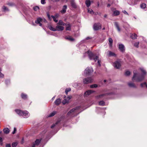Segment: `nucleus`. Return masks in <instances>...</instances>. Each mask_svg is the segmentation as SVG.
I'll return each mask as SVG.
<instances>
[{
  "label": "nucleus",
  "mask_w": 147,
  "mask_h": 147,
  "mask_svg": "<svg viewBox=\"0 0 147 147\" xmlns=\"http://www.w3.org/2000/svg\"><path fill=\"white\" fill-rule=\"evenodd\" d=\"M3 131L6 134H8L9 132V129L8 128H5L3 129Z\"/></svg>",
  "instance_id": "nucleus-27"
},
{
  "label": "nucleus",
  "mask_w": 147,
  "mask_h": 147,
  "mask_svg": "<svg viewBox=\"0 0 147 147\" xmlns=\"http://www.w3.org/2000/svg\"><path fill=\"white\" fill-rule=\"evenodd\" d=\"M67 98H68V100H70V99H71V97H70V96H68V97H67Z\"/></svg>",
  "instance_id": "nucleus-63"
},
{
  "label": "nucleus",
  "mask_w": 147,
  "mask_h": 147,
  "mask_svg": "<svg viewBox=\"0 0 147 147\" xmlns=\"http://www.w3.org/2000/svg\"><path fill=\"white\" fill-rule=\"evenodd\" d=\"M16 127H14V130H13V131L12 132V134H15L16 133Z\"/></svg>",
  "instance_id": "nucleus-50"
},
{
  "label": "nucleus",
  "mask_w": 147,
  "mask_h": 147,
  "mask_svg": "<svg viewBox=\"0 0 147 147\" xmlns=\"http://www.w3.org/2000/svg\"><path fill=\"white\" fill-rule=\"evenodd\" d=\"M93 79L91 77H88L84 79L83 82L84 84H88L92 82Z\"/></svg>",
  "instance_id": "nucleus-5"
},
{
  "label": "nucleus",
  "mask_w": 147,
  "mask_h": 147,
  "mask_svg": "<svg viewBox=\"0 0 147 147\" xmlns=\"http://www.w3.org/2000/svg\"><path fill=\"white\" fill-rule=\"evenodd\" d=\"M120 14V12L118 10H116L113 12V16H116L119 15Z\"/></svg>",
  "instance_id": "nucleus-29"
},
{
  "label": "nucleus",
  "mask_w": 147,
  "mask_h": 147,
  "mask_svg": "<svg viewBox=\"0 0 147 147\" xmlns=\"http://www.w3.org/2000/svg\"><path fill=\"white\" fill-rule=\"evenodd\" d=\"M22 116L24 117H28L29 116V112L27 111H23Z\"/></svg>",
  "instance_id": "nucleus-11"
},
{
  "label": "nucleus",
  "mask_w": 147,
  "mask_h": 147,
  "mask_svg": "<svg viewBox=\"0 0 147 147\" xmlns=\"http://www.w3.org/2000/svg\"><path fill=\"white\" fill-rule=\"evenodd\" d=\"M97 5L98 7L99 6V2H97Z\"/></svg>",
  "instance_id": "nucleus-62"
},
{
  "label": "nucleus",
  "mask_w": 147,
  "mask_h": 147,
  "mask_svg": "<svg viewBox=\"0 0 147 147\" xmlns=\"http://www.w3.org/2000/svg\"><path fill=\"white\" fill-rule=\"evenodd\" d=\"M98 87V85L96 84H94L90 86V87L91 88H96Z\"/></svg>",
  "instance_id": "nucleus-37"
},
{
  "label": "nucleus",
  "mask_w": 147,
  "mask_h": 147,
  "mask_svg": "<svg viewBox=\"0 0 147 147\" xmlns=\"http://www.w3.org/2000/svg\"><path fill=\"white\" fill-rule=\"evenodd\" d=\"M67 8V6L66 5H64L63 6L62 10L61 11V12L62 13H64L66 11V9Z\"/></svg>",
  "instance_id": "nucleus-19"
},
{
  "label": "nucleus",
  "mask_w": 147,
  "mask_h": 147,
  "mask_svg": "<svg viewBox=\"0 0 147 147\" xmlns=\"http://www.w3.org/2000/svg\"><path fill=\"white\" fill-rule=\"evenodd\" d=\"M5 147H11V145L10 144H7L5 146Z\"/></svg>",
  "instance_id": "nucleus-52"
},
{
  "label": "nucleus",
  "mask_w": 147,
  "mask_h": 147,
  "mask_svg": "<svg viewBox=\"0 0 147 147\" xmlns=\"http://www.w3.org/2000/svg\"><path fill=\"white\" fill-rule=\"evenodd\" d=\"M3 11H9V10L8 8H7L5 6H4L3 7Z\"/></svg>",
  "instance_id": "nucleus-38"
},
{
  "label": "nucleus",
  "mask_w": 147,
  "mask_h": 147,
  "mask_svg": "<svg viewBox=\"0 0 147 147\" xmlns=\"http://www.w3.org/2000/svg\"><path fill=\"white\" fill-rule=\"evenodd\" d=\"M130 1H133V2H134V3H129V4L130 5H134L136 4V3H135V1H134L133 0H130Z\"/></svg>",
  "instance_id": "nucleus-49"
},
{
  "label": "nucleus",
  "mask_w": 147,
  "mask_h": 147,
  "mask_svg": "<svg viewBox=\"0 0 147 147\" xmlns=\"http://www.w3.org/2000/svg\"><path fill=\"white\" fill-rule=\"evenodd\" d=\"M56 31H62L64 29V27L63 26L59 25H57L56 26Z\"/></svg>",
  "instance_id": "nucleus-10"
},
{
  "label": "nucleus",
  "mask_w": 147,
  "mask_h": 147,
  "mask_svg": "<svg viewBox=\"0 0 147 147\" xmlns=\"http://www.w3.org/2000/svg\"><path fill=\"white\" fill-rule=\"evenodd\" d=\"M140 7L143 9L145 8L146 7V5L144 3H143L141 4Z\"/></svg>",
  "instance_id": "nucleus-33"
},
{
  "label": "nucleus",
  "mask_w": 147,
  "mask_h": 147,
  "mask_svg": "<svg viewBox=\"0 0 147 147\" xmlns=\"http://www.w3.org/2000/svg\"><path fill=\"white\" fill-rule=\"evenodd\" d=\"M91 38L90 37H87L86 38V40H88L89 39H91Z\"/></svg>",
  "instance_id": "nucleus-57"
},
{
  "label": "nucleus",
  "mask_w": 147,
  "mask_h": 147,
  "mask_svg": "<svg viewBox=\"0 0 147 147\" xmlns=\"http://www.w3.org/2000/svg\"><path fill=\"white\" fill-rule=\"evenodd\" d=\"M110 93H105L103 94H101L100 95H98L96 96V98L97 99L101 98H102L104 96H106V95H108L110 94Z\"/></svg>",
  "instance_id": "nucleus-12"
},
{
  "label": "nucleus",
  "mask_w": 147,
  "mask_h": 147,
  "mask_svg": "<svg viewBox=\"0 0 147 147\" xmlns=\"http://www.w3.org/2000/svg\"><path fill=\"white\" fill-rule=\"evenodd\" d=\"M123 13H124L125 14L127 15H129L128 13L125 11L124 10L123 11Z\"/></svg>",
  "instance_id": "nucleus-54"
},
{
  "label": "nucleus",
  "mask_w": 147,
  "mask_h": 147,
  "mask_svg": "<svg viewBox=\"0 0 147 147\" xmlns=\"http://www.w3.org/2000/svg\"><path fill=\"white\" fill-rule=\"evenodd\" d=\"M98 66H101V64H100V61H99V60H98Z\"/></svg>",
  "instance_id": "nucleus-55"
},
{
  "label": "nucleus",
  "mask_w": 147,
  "mask_h": 147,
  "mask_svg": "<svg viewBox=\"0 0 147 147\" xmlns=\"http://www.w3.org/2000/svg\"><path fill=\"white\" fill-rule=\"evenodd\" d=\"M65 26H66V30H71V25L70 24H66V25Z\"/></svg>",
  "instance_id": "nucleus-25"
},
{
  "label": "nucleus",
  "mask_w": 147,
  "mask_h": 147,
  "mask_svg": "<svg viewBox=\"0 0 147 147\" xmlns=\"http://www.w3.org/2000/svg\"><path fill=\"white\" fill-rule=\"evenodd\" d=\"M15 111L16 113L20 116H22V114L23 113V111L20 109H15Z\"/></svg>",
  "instance_id": "nucleus-16"
},
{
  "label": "nucleus",
  "mask_w": 147,
  "mask_h": 147,
  "mask_svg": "<svg viewBox=\"0 0 147 147\" xmlns=\"http://www.w3.org/2000/svg\"><path fill=\"white\" fill-rule=\"evenodd\" d=\"M107 14H105L104 16V17L106 18L107 17Z\"/></svg>",
  "instance_id": "nucleus-64"
},
{
  "label": "nucleus",
  "mask_w": 147,
  "mask_h": 147,
  "mask_svg": "<svg viewBox=\"0 0 147 147\" xmlns=\"http://www.w3.org/2000/svg\"><path fill=\"white\" fill-rule=\"evenodd\" d=\"M71 90L70 88H68L65 89V92L66 94H67L68 92L70 91Z\"/></svg>",
  "instance_id": "nucleus-39"
},
{
  "label": "nucleus",
  "mask_w": 147,
  "mask_h": 147,
  "mask_svg": "<svg viewBox=\"0 0 147 147\" xmlns=\"http://www.w3.org/2000/svg\"><path fill=\"white\" fill-rule=\"evenodd\" d=\"M41 3L42 4H44L46 3L45 0H41Z\"/></svg>",
  "instance_id": "nucleus-48"
},
{
  "label": "nucleus",
  "mask_w": 147,
  "mask_h": 147,
  "mask_svg": "<svg viewBox=\"0 0 147 147\" xmlns=\"http://www.w3.org/2000/svg\"><path fill=\"white\" fill-rule=\"evenodd\" d=\"M47 16L49 20H51V19L50 17V15L49 13L47 14Z\"/></svg>",
  "instance_id": "nucleus-51"
},
{
  "label": "nucleus",
  "mask_w": 147,
  "mask_h": 147,
  "mask_svg": "<svg viewBox=\"0 0 147 147\" xmlns=\"http://www.w3.org/2000/svg\"><path fill=\"white\" fill-rule=\"evenodd\" d=\"M33 9L35 11H37L39 9V7L38 6H36L33 7Z\"/></svg>",
  "instance_id": "nucleus-42"
},
{
  "label": "nucleus",
  "mask_w": 147,
  "mask_h": 147,
  "mask_svg": "<svg viewBox=\"0 0 147 147\" xmlns=\"http://www.w3.org/2000/svg\"><path fill=\"white\" fill-rule=\"evenodd\" d=\"M93 72V70L92 68L90 67H87L85 69L84 73L86 75H90L92 72Z\"/></svg>",
  "instance_id": "nucleus-6"
},
{
  "label": "nucleus",
  "mask_w": 147,
  "mask_h": 147,
  "mask_svg": "<svg viewBox=\"0 0 147 147\" xmlns=\"http://www.w3.org/2000/svg\"><path fill=\"white\" fill-rule=\"evenodd\" d=\"M111 6V4H108L107 5V7H109Z\"/></svg>",
  "instance_id": "nucleus-61"
},
{
  "label": "nucleus",
  "mask_w": 147,
  "mask_h": 147,
  "mask_svg": "<svg viewBox=\"0 0 147 147\" xmlns=\"http://www.w3.org/2000/svg\"><path fill=\"white\" fill-rule=\"evenodd\" d=\"M114 24L115 25L116 28L117 29L118 31L119 32H120L121 31V29L120 28L119 26L118 23L117 22H115L114 23Z\"/></svg>",
  "instance_id": "nucleus-17"
},
{
  "label": "nucleus",
  "mask_w": 147,
  "mask_h": 147,
  "mask_svg": "<svg viewBox=\"0 0 147 147\" xmlns=\"http://www.w3.org/2000/svg\"><path fill=\"white\" fill-rule=\"evenodd\" d=\"M119 48L120 51L122 52H124L125 51L124 46L122 44L119 45Z\"/></svg>",
  "instance_id": "nucleus-13"
},
{
  "label": "nucleus",
  "mask_w": 147,
  "mask_h": 147,
  "mask_svg": "<svg viewBox=\"0 0 147 147\" xmlns=\"http://www.w3.org/2000/svg\"><path fill=\"white\" fill-rule=\"evenodd\" d=\"M137 36L135 33H133L131 36V38L133 39H135L137 38Z\"/></svg>",
  "instance_id": "nucleus-26"
},
{
  "label": "nucleus",
  "mask_w": 147,
  "mask_h": 147,
  "mask_svg": "<svg viewBox=\"0 0 147 147\" xmlns=\"http://www.w3.org/2000/svg\"><path fill=\"white\" fill-rule=\"evenodd\" d=\"M18 143L17 142H14L12 143V147H16Z\"/></svg>",
  "instance_id": "nucleus-40"
},
{
  "label": "nucleus",
  "mask_w": 147,
  "mask_h": 147,
  "mask_svg": "<svg viewBox=\"0 0 147 147\" xmlns=\"http://www.w3.org/2000/svg\"><path fill=\"white\" fill-rule=\"evenodd\" d=\"M101 28V25L99 23H95L93 26L94 30L95 31H97L100 29Z\"/></svg>",
  "instance_id": "nucleus-4"
},
{
  "label": "nucleus",
  "mask_w": 147,
  "mask_h": 147,
  "mask_svg": "<svg viewBox=\"0 0 147 147\" xmlns=\"http://www.w3.org/2000/svg\"><path fill=\"white\" fill-rule=\"evenodd\" d=\"M86 53L88 54V57L90 60L93 59L95 61H96V60L98 59V56H96L95 57H94V55L91 51H88Z\"/></svg>",
  "instance_id": "nucleus-2"
},
{
  "label": "nucleus",
  "mask_w": 147,
  "mask_h": 147,
  "mask_svg": "<svg viewBox=\"0 0 147 147\" xmlns=\"http://www.w3.org/2000/svg\"><path fill=\"white\" fill-rule=\"evenodd\" d=\"M60 122V121H58L55 124H53L51 126V128H53L57 124Z\"/></svg>",
  "instance_id": "nucleus-35"
},
{
  "label": "nucleus",
  "mask_w": 147,
  "mask_h": 147,
  "mask_svg": "<svg viewBox=\"0 0 147 147\" xmlns=\"http://www.w3.org/2000/svg\"><path fill=\"white\" fill-rule=\"evenodd\" d=\"M65 38L67 40L71 41H74L75 40L74 38H72L69 36H65Z\"/></svg>",
  "instance_id": "nucleus-18"
},
{
  "label": "nucleus",
  "mask_w": 147,
  "mask_h": 147,
  "mask_svg": "<svg viewBox=\"0 0 147 147\" xmlns=\"http://www.w3.org/2000/svg\"><path fill=\"white\" fill-rule=\"evenodd\" d=\"M139 44V42H136L134 44V46L136 48L138 47V45Z\"/></svg>",
  "instance_id": "nucleus-45"
},
{
  "label": "nucleus",
  "mask_w": 147,
  "mask_h": 147,
  "mask_svg": "<svg viewBox=\"0 0 147 147\" xmlns=\"http://www.w3.org/2000/svg\"><path fill=\"white\" fill-rule=\"evenodd\" d=\"M59 14H56L55 15V18L56 17V18H58L59 17Z\"/></svg>",
  "instance_id": "nucleus-58"
},
{
  "label": "nucleus",
  "mask_w": 147,
  "mask_h": 147,
  "mask_svg": "<svg viewBox=\"0 0 147 147\" xmlns=\"http://www.w3.org/2000/svg\"><path fill=\"white\" fill-rule=\"evenodd\" d=\"M130 74V72L128 71H126L125 73V75L126 76H128Z\"/></svg>",
  "instance_id": "nucleus-43"
},
{
  "label": "nucleus",
  "mask_w": 147,
  "mask_h": 147,
  "mask_svg": "<svg viewBox=\"0 0 147 147\" xmlns=\"http://www.w3.org/2000/svg\"><path fill=\"white\" fill-rule=\"evenodd\" d=\"M128 85L130 87L136 88V86L133 83H128Z\"/></svg>",
  "instance_id": "nucleus-24"
},
{
  "label": "nucleus",
  "mask_w": 147,
  "mask_h": 147,
  "mask_svg": "<svg viewBox=\"0 0 147 147\" xmlns=\"http://www.w3.org/2000/svg\"><path fill=\"white\" fill-rule=\"evenodd\" d=\"M56 112L55 111H53L52 113H51L49 115V117H51L53 116H54L55 114L56 113Z\"/></svg>",
  "instance_id": "nucleus-34"
},
{
  "label": "nucleus",
  "mask_w": 147,
  "mask_h": 147,
  "mask_svg": "<svg viewBox=\"0 0 147 147\" xmlns=\"http://www.w3.org/2000/svg\"><path fill=\"white\" fill-rule=\"evenodd\" d=\"M42 139L41 138L40 139H36L33 144L35 146H38L41 142Z\"/></svg>",
  "instance_id": "nucleus-15"
},
{
  "label": "nucleus",
  "mask_w": 147,
  "mask_h": 147,
  "mask_svg": "<svg viewBox=\"0 0 147 147\" xmlns=\"http://www.w3.org/2000/svg\"><path fill=\"white\" fill-rule=\"evenodd\" d=\"M105 102L103 100L100 101L99 102V105H100L104 106L105 105Z\"/></svg>",
  "instance_id": "nucleus-31"
},
{
  "label": "nucleus",
  "mask_w": 147,
  "mask_h": 147,
  "mask_svg": "<svg viewBox=\"0 0 147 147\" xmlns=\"http://www.w3.org/2000/svg\"><path fill=\"white\" fill-rule=\"evenodd\" d=\"M51 17L53 19L55 18V17L53 15H51Z\"/></svg>",
  "instance_id": "nucleus-59"
},
{
  "label": "nucleus",
  "mask_w": 147,
  "mask_h": 147,
  "mask_svg": "<svg viewBox=\"0 0 147 147\" xmlns=\"http://www.w3.org/2000/svg\"><path fill=\"white\" fill-rule=\"evenodd\" d=\"M81 107L80 106L74 108H73L71 110L67 113V115L68 116H70L72 117L73 116L74 113L75 112V111L77 110H78Z\"/></svg>",
  "instance_id": "nucleus-3"
},
{
  "label": "nucleus",
  "mask_w": 147,
  "mask_h": 147,
  "mask_svg": "<svg viewBox=\"0 0 147 147\" xmlns=\"http://www.w3.org/2000/svg\"><path fill=\"white\" fill-rule=\"evenodd\" d=\"M144 85H145L146 88H147V84L146 82H144L143 83H142L141 84L140 86L142 87H143L144 86Z\"/></svg>",
  "instance_id": "nucleus-36"
},
{
  "label": "nucleus",
  "mask_w": 147,
  "mask_h": 147,
  "mask_svg": "<svg viewBox=\"0 0 147 147\" xmlns=\"http://www.w3.org/2000/svg\"><path fill=\"white\" fill-rule=\"evenodd\" d=\"M7 4L10 6H13L15 5V4L13 3H8Z\"/></svg>",
  "instance_id": "nucleus-41"
},
{
  "label": "nucleus",
  "mask_w": 147,
  "mask_h": 147,
  "mask_svg": "<svg viewBox=\"0 0 147 147\" xmlns=\"http://www.w3.org/2000/svg\"><path fill=\"white\" fill-rule=\"evenodd\" d=\"M85 4L87 7H89L91 5V2L90 0H86Z\"/></svg>",
  "instance_id": "nucleus-23"
},
{
  "label": "nucleus",
  "mask_w": 147,
  "mask_h": 147,
  "mask_svg": "<svg viewBox=\"0 0 147 147\" xmlns=\"http://www.w3.org/2000/svg\"><path fill=\"white\" fill-rule=\"evenodd\" d=\"M57 24L61 26H65L66 25V24L63 22L62 20H60L59 21V22L57 23Z\"/></svg>",
  "instance_id": "nucleus-21"
},
{
  "label": "nucleus",
  "mask_w": 147,
  "mask_h": 147,
  "mask_svg": "<svg viewBox=\"0 0 147 147\" xmlns=\"http://www.w3.org/2000/svg\"><path fill=\"white\" fill-rule=\"evenodd\" d=\"M67 102L68 101L67 100L65 99H64V100L62 101V103L63 105H65Z\"/></svg>",
  "instance_id": "nucleus-44"
},
{
  "label": "nucleus",
  "mask_w": 147,
  "mask_h": 147,
  "mask_svg": "<svg viewBox=\"0 0 147 147\" xmlns=\"http://www.w3.org/2000/svg\"><path fill=\"white\" fill-rule=\"evenodd\" d=\"M5 83L6 84H8L10 83V81L9 80H6L5 81Z\"/></svg>",
  "instance_id": "nucleus-47"
},
{
  "label": "nucleus",
  "mask_w": 147,
  "mask_h": 147,
  "mask_svg": "<svg viewBox=\"0 0 147 147\" xmlns=\"http://www.w3.org/2000/svg\"><path fill=\"white\" fill-rule=\"evenodd\" d=\"M49 29L51 30L55 31H56V30L55 28H53L52 26H49Z\"/></svg>",
  "instance_id": "nucleus-32"
},
{
  "label": "nucleus",
  "mask_w": 147,
  "mask_h": 147,
  "mask_svg": "<svg viewBox=\"0 0 147 147\" xmlns=\"http://www.w3.org/2000/svg\"><path fill=\"white\" fill-rule=\"evenodd\" d=\"M4 77V75L3 74H2L1 71H0V78H3Z\"/></svg>",
  "instance_id": "nucleus-46"
},
{
  "label": "nucleus",
  "mask_w": 147,
  "mask_h": 147,
  "mask_svg": "<svg viewBox=\"0 0 147 147\" xmlns=\"http://www.w3.org/2000/svg\"><path fill=\"white\" fill-rule=\"evenodd\" d=\"M114 65L116 68L119 69L121 67V64L120 62L118 61H116L114 63Z\"/></svg>",
  "instance_id": "nucleus-7"
},
{
  "label": "nucleus",
  "mask_w": 147,
  "mask_h": 147,
  "mask_svg": "<svg viewBox=\"0 0 147 147\" xmlns=\"http://www.w3.org/2000/svg\"><path fill=\"white\" fill-rule=\"evenodd\" d=\"M88 12L90 13H92V12H93V11L92 9H91L90 10H88Z\"/></svg>",
  "instance_id": "nucleus-53"
},
{
  "label": "nucleus",
  "mask_w": 147,
  "mask_h": 147,
  "mask_svg": "<svg viewBox=\"0 0 147 147\" xmlns=\"http://www.w3.org/2000/svg\"><path fill=\"white\" fill-rule=\"evenodd\" d=\"M21 96L22 98L23 99L26 100L27 98V95L24 93H22L21 94Z\"/></svg>",
  "instance_id": "nucleus-20"
},
{
  "label": "nucleus",
  "mask_w": 147,
  "mask_h": 147,
  "mask_svg": "<svg viewBox=\"0 0 147 147\" xmlns=\"http://www.w3.org/2000/svg\"><path fill=\"white\" fill-rule=\"evenodd\" d=\"M42 21V19L40 17L37 18L35 21V23L36 24H39V25L40 26H42V24L41 23Z\"/></svg>",
  "instance_id": "nucleus-8"
},
{
  "label": "nucleus",
  "mask_w": 147,
  "mask_h": 147,
  "mask_svg": "<svg viewBox=\"0 0 147 147\" xmlns=\"http://www.w3.org/2000/svg\"><path fill=\"white\" fill-rule=\"evenodd\" d=\"M3 141V140L1 137H0V142H2Z\"/></svg>",
  "instance_id": "nucleus-60"
},
{
  "label": "nucleus",
  "mask_w": 147,
  "mask_h": 147,
  "mask_svg": "<svg viewBox=\"0 0 147 147\" xmlns=\"http://www.w3.org/2000/svg\"><path fill=\"white\" fill-rule=\"evenodd\" d=\"M71 6L74 8H76V4L73 1H71Z\"/></svg>",
  "instance_id": "nucleus-30"
},
{
  "label": "nucleus",
  "mask_w": 147,
  "mask_h": 147,
  "mask_svg": "<svg viewBox=\"0 0 147 147\" xmlns=\"http://www.w3.org/2000/svg\"><path fill=\"white\" fill-rule=\"evenodd\" d=\"M53 20L54 22H57L58 21V20H57L56 19V18H55Z\"/></svg>",
  "instance_id": "nucleus-56"
},
{
  "label": "nucleus",
  "mask_w": 147,
  "mask_h": 147,
  "mask_svg": "<svg viewBox=\"0 0 147 147\" xmlns=\"http://www.w3.org/2000/svg\"><path fill=\"white\" fill-rule=\"evenodd\" d=\"M61 99L59 98L57 99L54 102L55 104L56 105H59L61 102Z\"/></svg>",
  "instance_id": "nucleus-14"
},
{
  "label": "nucleus",
  "mask_w": 147,
  "mask_h": 147,
  "mask_svg": "<svg viewBox=\"0 0 147 147\" xmlns=\"http://www.w3.org/2000/svg\"><path fill=\"white\" fill-rule=\"evenodd\" d=\"M109 56H116V55L115 53L111 51H109Z\"/></svg>",
  "instance_id": "nucleus-28"
},
{
  "label": "nucleus",
  "mask_w": 147,
  "mask_h": 147,
  "mask_svg": "<svg viewBox=\"0 0 147 147\" xmlns=\"http://www.w3.org/2000/svg\"><path fill=\"white\" fill-rule=\"evenodd\" d=\"M142 73V74L140 76L137 77V73L136 71H134V75L132 78V80L134 81L135 80L137 82H140L143 80L146 75V70L143 68H140Z\"/></svg>",
  "instance_id": "nucleus-1"
},
{
  "label": "nucleus",
  "mask_w": 147,
  "mask_h": 147,
  "mask_svg": "<svg viewBox=\"0 0 147 147\" xmlns=\"http://www.w3.org/2000/svg\"><path fill=\"white\" fill-rule=\"evenodd\" d=\"M94 91H93L92 90H88L86 91L84 94V96H88L92 93H94L95 92Z\"/></svg>",
  "instance_id": "nucleus-9"
},
{
  "label": "nucleus",
  "mask_w": 147,
  "mask_h": 147,
  "mask_svg": "<svg viewBox=\"0 0 147 147\" xmlns=\"http://www.w3.org/2000/svg\"><path fill=\"white\" fill-rule=\"evenodd\" d=\"M109 46L110 47H112L113 45V40L111 38H109Z\"/></svg>",
  "instance_id": "nucleus-22"
}]
</instances>
